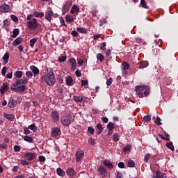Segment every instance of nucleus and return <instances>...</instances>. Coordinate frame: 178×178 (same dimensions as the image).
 I'll return each mask as SVG.
<instances>
[{
    "instance_id": "obj_1",
    "label": "nucleus",
    "mask_w": 178,
    "mask_h": 178,
    "mask_svg": "<svg viewBox=\"0 0 178 178\" xmlns=\"http://www.w3.org/2000/svg\"><path fill=\"white\" fill-rule=\"evenodd\" d=\"M29 83V78L24 77L23 79H17L15 83L11 85L10 90L15 92H24L26 90V86Z\"/></svg>"
},
{
    "instance_id": "obj_2",
    "label": "nucleus",
    "mask_w": 178,
    "mask_h": 178,
    "mask_svg": "<svg viewBox=\"0 0 178 178\" xmlns=\"http://www.w3.org/2000/svg\"><path fill=\"white\" fill-rule=\"evenodd\" d=\"M42 80L44 81L47 86H55L56 79H55V74H54V71L50 70L46 74L42 75Z\"/></svg>"
},
{
    "instance_id": "obj_3",
    "label": "nucleus",
    "mask_w": 178,
    "mask_h": 178,
    "mask_svg": "<svg viewBox=\"0 0 178 178\" xmlns=\"http://www.w3.org/2000/svg\"><path fill=\"white\" fill-rule=\"evenodd\" d=\"M26 20H28L26 23V27L29 29V30H37L39 26H41L38 24V20L35 18H33V14H29L26 17Z\"/></svg>"
},
{
    "instance_id": "obj_4",
    "label": "nucleus",
    "mask_w": 178,
    "mask_h": 178,
    "mask_svg": "<svg viewBox=\"0 0 178 178\" xmlns=\"http://www.w3.org/2000/svg\"><path fill=\"white\" fill-rule=\"evenodd\" d=\"M136 94L139 98H143V97H148L149 95V86H138L136 88Z\"/></svg>"
},
{
    "instance_id": "obj_5",
    "label": "nucleus",
    "mask_w": 178,
    "mask_h": 178,
    "mask_svg": "<svg viewBox=\"0 0 178 178\" xmlns=\"http://www.w3.org/2000/svg\"><path fill=\"white\" fill-rule=\"evenodd\" d=\"M60 122L63 126H65L66 127L70 126L72 123V115L68 113L63 115L60 118Z\"/></svg>"
},
{
    "instance_id": "obj_6",
    "label": "nucleus",
    "mask_w": 178,
    "mask_h": 178,
    "mask_svg": "<svg viewBox=\"0 0 178 178\" xmlns=\"http://www.w3.org/2000/svg\"><path fill=\"white\" fill-rule=\"evenodd\" d=\"M52 17H54V11H52V8H49L45 12V19L47 22H52Z\"/></svg>"
},
{
    "instance_id": "obj_7",
    "label": "nucleus",
    "mask_w": 178,
    "mask_h": 178,
    "mask_svg": "<svg viewBox=\"0 0 178 178\" xmlns=\"http://www.w3.org/2000/svg\"><path fill=\"white\" fill-rule=\"evenodd\" d=\"M50 116L51 120L55 123L59 122V119H60V117L59 116V113L57 111H51L50 113Z\"/></svg>"
},
{
    "instance_id": "obj_8",
    "label": "nucleus",
    "mask_w": 178,
    "mask_h": 178,
    "mask_svg": "<svg viewBox=\"0 0 178 178\" xmlns=\"http://www.w3.org/2000/svg\"><path fill=\"white\" fill-rule=\"evenodd\" d=\"M75 157L76 162H81L83 161V158H84V151L78 150L75 153Z\"/></svg>"
},
{
    "instance_id": "obj_9",
    "label": "nucleus",
    "mask_w": 178,
    "mask_h": 178,
    "mask_svg": "<svg viewBox=\"0 0 178 178\" xmlns=\"http://www.w3.org/2000/svg\"><path fill=\"white\" fill-rule=\"evenodd\" d=\"M0 12H1L2 13H8L10 12V6L6 3L1 4Z\"/></svg>"
},
{
    "instance_id": "obj_10",
    "label": "nucleus",
    "mask_w": 178,
    "mask_h": 178,
    "mask_svg": "<svg viewBox=\"0 0 178 178\" xmlns=\"http://www.w3.org/2000/svg\"><path fill=\"white\" fill-rule=\"evenodd\" d=\"M24 156L27 159V161H33L37 158V154L35 152H27L24 155Z\"/></svg>"
},
{
    "instance_id": "obj_11",
    "label": "nucleus",
    "mask_w": 178,
    "mask_h": 178,
    "mask_svg": "<svg viewBox=\"0 0 178 178\" xmlns=\"http://www.w3.org/2000/svg\"><path fill=\"white\" fill-rule=\"evenodd\" d=\"M67 176H69L70 178H74V176H76V171L72 168H69L66 170Z\"/></svg>"
},
{
    "instance_id": "obj_12",
    "label": "nucleus",
    "mask_w": 178,
    "mask_h": 178,
    "mask_svg": "<svg viewBox=\"0 0 178 178\" xmlns=\"http://www.w3.org/2000/svg\"><path fill=\"white\" fill-rule=\"evenodd\" d=\"M60 135V129L58 128V127H55L54 129H52V131H51V136L52 137H58V136Z\"/></svg>"
},
{
    "instance_id": "obj_13",
    "label": "nucleus",
    "mask_w": 178,
    "mask_h": 178,
    "mask_svg": "<svg viewBox=\"0 0 178 178\" xmlns=\"http://www.w3.org/2000/svg\"><path fill=\"white\" fill-rule=\"evenodd\" d=\"M16 105H17V102H16L15 100L13 99V97H10L8 103V108H15Z\"/></svg>"
},
{
    "instance_id": "obj_14",
    "label": "nucleus",
    "mask_w": 178,
    "mask_h": 178,
    "mask_svg": "<svg viewBox=\"0 0 178 178\" xmlns=\"http://www.w3.org/2000/svg\"><path fill=\"white\" fill-rule=\"evenodd\" d=\"M8 88H9V86L8 85V83H3V86H1L0 88L1 94L3 95V94L6 92V90H8Z\"/></svg>"
},
{
    "instance_id": "obj_15",
    "label": "nucleus",
    "mask_w": 178,
    "mask_h": 178,
    "mask_svg": "<svg viewBox=\"0 0 178 178\" xmlns=\"http://www.w3.org/2000/svg\"><path fill=\"white\" fill-rule=\"evenodd\" d=\"M98 170L99 172L100 176L102 177H105V176H106V168H105V167L100 166L98 168Z\"/></svg>"
},
{
    "instance_id": "obj_16",
    "label": "nucleus",
    "mask_w": 178,
    "mask_h": 178,
    "mask_svg": "<svg viewBox=\"0 0 178 178\" xmlns=\"http://www.w3.org/2000/svg\"><path fill=\"white\" fill-rule=\"evenodd\" d=\"M31 70L33 72L34 76H38L40 74V70L35 65H31L30 67Z\"/></svg>"
},
{
    "instance_id": "obj_17",
    "label": "nucleus",
    "mask_w": 178,
    "mask_h": 178,
    "mask_svg": "<svg viewBox=\"0 0 178 178\" xmlns=\"http://www.w3.org/2000/svg\"><path fill=\"white\" fill-rule=\"evenodd\" d=\"M80 10V8H79V6H77V5H74L71 10H70V13L72 15H74V13H76V15L79 14V11Z\"/></svg>"
},
{
    "instance_id": "obj_18",
    "label": "nucleus",
    "mask_w": 178,
    "mask_h": 178,
    "mask_svg": "<svg viewBox=\"0 0 178 178\" xmlns=\"http://www.w3.org/2000/svg\"><path fill=\"white\" fill-rule=\"evenodd\" d=\"M22 42L23 38H17L13 42L12 45H13V47H17V45H20V44H22Z\"/></svg>"
},
{
    "instance_id": "obj_19",
    "label": "nucleus",
    "mask_w": 178,
    "mask_h": 178,
    "mask_svg": "<svg viewBox=\"0 0 178 178\" xmlns=\"http://www.w3.org/2000/svg\"><path fill=\"white\" fill-rule=\"evenodd\" d=\"M70 6H72V2L67 1L63 6V10H64V12H67L69 9H70Z\"/></svg>"
},
{
    "instance_id": "obj_20",
    "label": "nucleus",
    "mask_w": 178,
    "mask_h": 178,
    "mask_svg": "<svg viewBox=\"0 0 178 178\" xmlns=\"http://www.w3.org/2000/svg\"><path fill=\"white\" fill-rule=\"evenodd\" d=\"M3 116L4 118H6L7 120H9L10 122H13V120H15V115L12 114H8L6 113H4Z\"/></svg>"
},
{
    "instance_id": "obj_21",
    "label": "nucleus",
    "mask_w": 178,
    "mask_h": 178,
    "mask_svg": "<svg viewBox=\"0 0 178 178\" xmlns=\"http://www.w3.org/2000/svg\"><path fill=\"white\" fill-rule=\"evenodd\" d=\"M84 97L83 96H74L73 97V99L74 101H75V102H79L80 104H81V102H83V101H84Z\"/></svg>"
},
{
    "instance_id": "obj_22",
    "label": "nucleus",
    "mask_w": 178,
    "mask_h": 178,
    "mask_svg": "<svg viewBox=\"0 0 178 178\" xmlns=\"http://www.w3.org/2000/svg\"><path fill=\"white\" fill-rule=\"evenodd\" d=\"M70 63H71L72 70H74L76 69V67L77 66V63H76V59L73 58H70Z\"/></svg>"
},
{
    "instance_id": "obj_23",
    "label": "nucleus",
    "mask_w": 178,
    "mask_h": 178,
    "mask_svg": "<svg viewBox=\"0 0 178 178\" xmlns=\"http://www.w3.org/2000/svg\"><path fill=\"white\" fill-rule=\"evenodd\" d=\"M103 163L104 166H106V168H108V169H113V164H112V163H110L109 161L104 160Z\"/></svg>"
},
{
    "instance_id": "obj_24",
    "label": "nucleus",
    "mask_w": 178,
    "mask_h": 178,
    "mask_svg": "<svg viewBox=\"0 0 178 178\" xmlns=\"http://www.w3.org/2000/svg\"><path fill=\"white\" fill-rule=\"evenodd\" d=\"M149 65L148 61H142L139 64V69H145V67H147Z\"/></svg>"
},
{
    "instance_id": "obj_25",
    "label": "nucleus",
    "mask_w": 178,
    "mask_h": 178,
    "mask_svg": "<svg viewBox=\"0 0 178 178\" xmlns=\"http://www.w3.org/2000/svg\"><path fill=\"white\" fill-rule=\"evenodd\" d=\"M154 178H166V174H163L161 171H156V177Z\"/></svg>"
},
{
    "instance_id": "obj_26",
    "label": "nucleus",
    "mask_w": 178,
    "mask_h": 178,
    "mask_svg": "<svg viewBox=\"0 0 178 178\" xmlns=\"http://www.w3.org/2000/svg\"><path fill=\"white\" fill-rule=\"evenodd\" d=\"M65 20L67 23H72V22H74V17L72 15H67L65 16Z\"/></svg>"
},
{
    "instance_id": "obj_27",
    "label": "nucleus",
    "mask_w": 178,
    "mask_h": 178,
    "mask_svg": "<svg viewBox=\"0 0 178 178\" xmlns=\"http://www.w3.org/2000/svg\"><path fill=\"white\" fill-rule=\"evenodd\" d=\"M67 86H73V78L72 76H67L65 79Z\"/></svg>"
},
{
    "instance_id": "obj_28",
    "label": "nucleus",
    "mask_w": 178,
    "mask_h": 178,
    "mask_svg": "<svg viewBox=\"0 0 178 178\" xmlns=\"http://www.w3.org/2000/svg\"><path fill=\"white\" fill-rule=\"evenodd\" d=\"M56 172L57 175H58V176H60L61 177H63V176L66 175V172H65V171H63V170H62V168H57Z\"/></svg>"
},
{
    "instance_id": "obj_29",
    "label": "nucleus",
    "mask_w": 178,
    "mask_h": 178,
    "mask_svg": "<svg viewBox=\"0 0 178 178\" xmlns=\"http://www.w3.org/2000/svg\"><path fill=\"white\" fill-rule=\"evenodd\" d=\"M122 70H129V69L130 68V64H129V63L126 61L122 62Z\"/></svg>"
},
{
    "instance_id": "obj_30",
    "label": "nucleus",
    "mask_w": 178,
    "mask_h": 178,
    "mask_svg": "<svg viewBox=\"0 0 178 178\" xmlns=\"http://www.w3.org/2000/svg\"><path fill=\"white\" fill-rule=\"evenodd\" d=\"M24 141H26V143H34V139H33V137L30 136H25L24 137Z\"/></svg>"
},
{
    "instance_id": "obj_31",
    "label": "nucleus",
    "mask_w": 178,
    "mask_h": 178,
    "mask_svg": "<svg viewBox=\"0 0 178 178\" xmlns=\"http://www.w3.org/2000/svg\"><path fill=\"white\" fill-rule=\"evenodd\" d=\"M33 17H44V13L35 11L33 13Z\"/></svg>"
},
{
    "instance_id": "obj_32",
    "label": "nucleus",
    "mask_w": 178,
    "mask_h": 178,
    "mask_svg": "<svg viewBox=\"0 0 178 178\" xmlns=\"http://www.w3.org/2000/svg\"><path fill=\"white\" fill-rule=\"evenodd\" d=\"M107 129L109 130V131H112L115 129V124L112 122H109L107 124Z\"/></svg>"
},
{
    "instance_id": "obj_33",
    "label": "nucleus",
    "mask_w": 178,
    "mask_h": 178,
    "mask_svg": "<svg viewBox=\"0 0 178 178\" xmlns=\"http://www.w3.org/2000/svg\"><path fill=\"white\" fill-rule=\"evenodd\" d=\"M19 35V29H15L13 31V35H10L11 38H16Z\"/></svg>"
},
{
    "instance_id": "obj_34",
    "label": "nucleus",
    "mask_w": 178,
    "mask_h": 178,
    "mask_svg": "<svg viewBox=\"0 0 178 178\" xmlns=\"http://www.w3.org/2000/svg\"><path fill=\"white\" fill-rule=\"evenodd\" d=\"M15 76L17 77V79H22V77H23V71H16Z\"/></svg>"
},
{
    "instance_id": "obj_35",
    "label": "nucleus",
    "mask_w": 178,
    "mask_h": 178,
    "mask_svg": "<svg viewBox=\"0 0 178 178\" xmlns=\"http://www.w3.org/2000/svg\"><path fill=\"white\" fill-rule=\"evenodd\" d=\"M38 40V39L37 38H33V39H31L30 40V47H31V48H34V45H35V42H37Z\"/></svg>"
},
{
    "instance_id": "obj_36",
    "label": "nucleus",
    "mask_w": 178,
    "mask_h": 178,
    "mask_svg": "<svg viewBox=\"0 0 178 178\" xmlns=\"http://www.w3.org/2000/svg\"><path fill=\"white\" fill-rule=\"evenodd\" d=\"M97 60L102 62L105 59V57L102 55V54L98 53L97 54Z\"/></svg>"
},
{
    "instance_id": "obj_37",
    "label": "nucleus",
    "mask_w": 178,
    "mask_h": 178,
    "mask_svg": "<svg viewBox=\"0 0 178 178\" xmlns=\"http://www.w3.org/2000/svg\"><path fill=\"white\" fill-rule=\"evenodd\" d=\"M3 60L5 63H8V62H9V54L8 52H6L3 56Z\"/></svg>"
},
{
    "instance_id": "obj_38",
    "label": "nucleus",
    "mask_w": 178,
    "mask_h": 178,
    "mask_svg": "<svg viewBox=\"0 0 178 178\" xmlns=\"http://www.w3.org/2000/svg\"><path fill=\"white\" fill-rule=\"evenodd\" d=\"M131 151V145H127L126 147L123 148V152H130Z\"/></svg>"
},
{
    "instance_id": "obj_39",
    "label": "nucleus",
    "mask_w": 178,
    "mask_h": 178,
    "mask_svg": "<svg viewBox=\"0 0 178 178\" xmlns=\"http://www.w3.org/2000/svg\"><path fill=\"white\" fill-rule=\"evenodd\" d=\"M28 129H29V130H32L33 133H35V131H37V127H35V124H32L29 125L28 127Z\"/></svg>"
},
{
    "instance_id": "obj_40",
    "label": "nucleus",
    "mask_w": 178,
    "mask_h": 178,
    "mask_svg": "<svg viewBox=\"0 0 178 178\" xmlns=\"http://www.w3.org/2000/svg\"><path fill=\"white\" fill-rule=\"evenodd\" d=\"M128 168H134L136 166V163L133 160L128 161L127 163Z\"/></svg>"
},
{
    "instance_id": "obj_41",
    "label": "nucleus",
    "mask_w": 178,
    "mask_h": 178,
    "mask_svg": "<svg viewBox=\"0 0 178 178\" xmlns=\"http://www.w3.org/2000/svg\"><path fill=\"white\" fill-rule=\"evenodd\" d=\"M113 140L114 143H118V141H119V134L115 133L113 135Z\"/></svg>"
},
{
    "instance_id": "obj_42",
    "label": "nucleus",
    "mask_w": 178,
    "mask_h": 178,
    "mask_svg": "<svg viewBox=\"0 0 178 178\" xmlns=\"http://www.w3.org/2000/svg\"><path fill=\"white\" fill-rule=\"evenodd\" d=\"M97 129L99 130L98 134H101V133H102V131L104 130V127H102V124H101V123L97 124Z\"/></svg>"
},
{
    "instance_id": "obj_43",
    "label": "nucleus",
    "mask_w": 178,
    "mask_h": 178,
    "mask_svg": "<svg viewBox=\"0 0 178 178\" xmlns=\"http://www.w3.org/2000/svg\"><path fill=\"white\" fill-rule=\"evenodd\" d=\"M167 148H169V149H171V151H173L175 149V146H173V143L170 142L168 143H166Z\"/></svg>"
},
{
    "instance_id": "obj_44",
    "label": "nucleus",
    "mask_w": 178,
    "mask_h": 178,
    "mask_svg": "<svg viewBox=\"0 0 178 178\" xmlns=\"http://www.w3.org/2000/svg\"><path fill=\"white\" fill-rule=\"evenodd\" d=\"M77 31L79 33H87V29H86L85 28H83V27H78L76 29Z\"/></svg>"
},
{
    "instance_id": "obj_45",
    "label": "nucleus",
    "mask_w": 178,
    "mask_h": 178,
    "mask_svg": "<svg viewBox=\"0 0 178 178\" xmlns=\"http://www.w3.org/2000/svg\"><path fill=\"white\" fill-rule=\"evenodd\" d=\"M143 122H145V123H149V122H151V117L149 115L144 116Z\"/></svg>"
},
{
    "instance_id": "obj_46",
    "label": "nucleus",
    "mask_w": 178,
    "mask_h": 178,
    "mask_svg": "<svg viewBox=\"0 0 178 178\" xmlns=\"http://www.w3.org/2000/svg\"><path fill=\"white\" fill-rule=\"evenodd\" d=\"M149 159H151V154H147L144 157V162L148 163V161H149Z\"/></svg>"
},
{
    "instance_id": "obj_47",
    "label": "nucleus",
    "mask_w": 178,
    "mask_h": 178,
    "mask_svg": "<svg viewBox=\"0 0 178 178\" xmlns=\"http://www.w3.org/2000/svg\"><path fill=\"white\" fill-rule=\"evenodd\" d=\"M66 59H67V57H66V56H61L58 57V62H65Z\"/></svg>"
},
{
    "instance_id": "obj_48",
    "label": "nucleus",
    "mask_w": 178,
    "mask_h": 178,
    "mask_svg": "<svg viewBox=\"0 0 178 178\" xmlns=\"http://www.w3.org/2000/svg\"><path fill=\"white\" fill-rule=\"evenodd\" d=\"M31 131L30 129H29V127L27 128V127H24V134L26 136H29V134H30Z\"/></svg>"
},
{
    "instance_id": "obj_49",
    "label": "nucleus",
    "mask_w": 178,
    "mask_h": 178,
    "mask_svg": "<svg viewBox=\"0 0 178 178\" xmlns=\"http://www.w3.org/2000/svg\"><path fill=\"white\" fill-rule=\"evenodd\" d=\"M10 18L15 23H17L19 22V19H17V17L15 15H11Z\"/></svg>"
},
{
    "instance_id": "obj_50",
    "label": "nucleus",
    "mask_w": 178,
    "mask_h": 178,
    "mask_svg": "<svg viewBox=\"0 0 178 178\" xmlns=\"http://www.w3.org/2000/svg\"><path fill=\"white\" fill-rule=\"evenodd\" d=\"M100 49L102 51H106V42H103L100 44Z\"/></svg>"
},
{
    "instance_id": "obj_51",
    "label": "nucleus",
    "mask_w": 178,
    "mask_h": 178,
    "mask_svg": "<svg viewBox=\"0 0 178 178\" xmlns=\"http://www.w3.org/2000/svg\"><path fill=\"white\" fill-rule=\"evenodd\" d=\"M26 76L28 79H31V77H33V72L31 71H26Z\"/></svg>"
},
{
    "instance_id": "obj_52",
    "label": "nucleus",
    "mask_w": 178,
    "mask_h": 178,
    "mask_svg": "<svg viewBox=\"0 0 178 178\" xmlns=\"http://www.w3.org/2000/svg\"><path fill=\"white\" fill-rule=\"evenodd\" d=\"M161 118L159 117H157L156 120H155V123L156 124H157V126H161L162 124V122H161Z\"/></svg>"
},
{
    "instance_id": "obj_53",
    "label": "nucleus",
    "mask_w": 178,
    "mask_h": 178,
    "mask_svg": "<svg viewBox=\"0 0 178 178\" xmlns=\"http://www.w3.org/2000/svg\"><path fill=\"white\" fill-rule=\"evenodd\" d=\"M60 23L61 26H65V27H67V25H66V23H65V19H63V17L60 18Z\"/></svg>"
},
{
    "instance_id": "obj_54",
    "label": "nucleus",
    "mask_w": 178,
    "mask_h": 178,
    "mask_svg": "<svg viewBox=\"0 0 178 178\" xmlns=\"http://www.w3.org/2000/svg\"><path fill=\"white\" fill-rule=\"evenodd\" d=\"M10 24V22H9V21L8 19H5L3 21V27H8V26H9Z\"/></svg>"
},
{
    "instance_id": "obj_55",
    "label": "nucleus",
    "mask_w": 178,
    "mask_h": 178,
    "mask_svg": "<svg viewBox=\"0 0 178 178\" xmlns=\"http://www.w3.org/2000/svg\"><path fill=\"white\" fill-rule=\"evenodd\" d=\"M112 83H113V79L112 78H109L106 81V86H111V84H112Z\"/></svg>"
},
{
    "instance_id": "obj_56",
    "label": "nucleus",
    "mask_w": 178,
    "mask_h": 178,
    "mask_svg": "<svg viewBox=\"0 0 178 178\" xmlns=\"http://www.w3.org/2000/svg\"><path fill=\"white\" fill-rule=\"evenodd\" d=\"M6 70H8V68L6 67H3L1 70V74L2 76H5L6 74Z\"/></svg>"
},
{
    "instance_id": "obj_57",
    "label": "nucleus",
    "mask_w": 178,
    "mask_h": 178,
    "mask_svg": "<svg viewBox=\"0 0 178 178\" xmlns=\"http://www.w3.org/2000/svg\"><path fill=\"white\" fill-rule=\"evenodd\" d=\"M21 164L23 165V166H27L29 163L27 161L22 159Z\"/></svg>"
},
{
    "instance_id": "obj_58",
    "label": "nucleus",
    "mask_w": 178,
    "mask_h": 178,
    "mask_svg": "<svg viewBox=\"0 0 178 178\" xmlns=\"http://www.w3.org/2000/svg\"><path fill=\"white\" fill-rule=\"evenodd\" d=\"M14 151H15V152H19L20 146H19V145L14 146Z\"/></svg>"
},
{
    "instance_id": "obj_59",
    "label": "nucleus",
    "mask_w": 178,
    "mask_h": 178,
    "mask_svg": "<svg viewBox=\"0 0 178 178\" xmlns=\"http://www.w3.org/2000/svg\"><path fill=\"white\" fill-rule=\"evenodd\" d=\"M118 168H120V169H124V163L120 162L118 163Z\"/></svg>"
},
{
    "instance_id": "obj_60",
    "label": "nucleus",
    "mask_w": 178,
    "mask_h": 178,
    "mask_svg": "<svg viewBox=\"0 0 178 178\" xmlns=\"http://www.w3.org/2000/svg\"><path fill=\"white\" fill-rule=\"evenodd\" d=\"M39 162H44L45 161V156H40L38 158Z\"/></svg>"
},
{
    "instance_id": "obj_61",
    "label": "nucleus",
    "mask_w": 178,
    "mask_h": 178,
    "mask_svg": "<svg viewBox=\"0 0 178 178\" xmlns=\"http://www.w3.org/2000/svg\"><path fill=\"white\" fill-rule=\"evenodd\" d=\"M88 131L90 133V134H94V129L91 127H89L88 128Z\"/></svg>"
},
{
    "instance_id": "obj_62",
    "label": "nucleus",
    "mask_w": 178,
    "mask_h": 178,
    "mask_svg": "<svg viewBox=\"0 0 178 178\" xmlns=\"http://www.w3.org/2000/svg\"><path fill=\"white\" fill-rule=\"evenodd\" d=\"M136 44H141V42H143V39L140 38H136Z\"/></svg>"
},
{
    "instance_id": "obj_63",
    "label": "nucleus",
    "mask_w": 178,
    "mask_h": 178,
    "mask_svg": "<svg viewBox=\"0 0 178 178\" xmlns=\"http://www.w3.org/2000/svg\"><path fill=\"white\" fill-rule=\"evenodd\" d=\"M71 34L72 37H77V35H79V33H77V31H72Z\"/></svg>"
},
{
    "instance_id": "obj_64",
    "label": "nucleus",
    "mask_w": 178,
    "mask_h": 178,
    "mask_svg": "<svg viewBox=\"0 0 178 178\" xmlns=\"http://www.w3.org/2000/svg\"><path fill=\"white\" fill-rule=\"evenodd\" d=\"M116 178H123V174H122V172H118Z\"/></svg>"
}]
</instances>
